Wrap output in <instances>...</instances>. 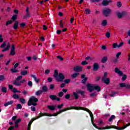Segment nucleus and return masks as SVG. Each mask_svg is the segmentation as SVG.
I'll use <instances>...</instances> for the list:
<instances>
[{"label":"nucleus","mask_w":130,"mask_h":130,"mask_svg":"<svg viewBox=\"0 0 130 130\" xmlns=\"http://www.w3.org/2000/svg\"><path fill=\"white\" fill-rule=\"evenodd\" d=\"M53 77L55 78L56 81L58 82L62 83V82H63L64 80V75H63V74L62 73H59L58 74V71L57 70L54 71Z\"/></svg>","instance_id":"obj_1"},{"label":"nucleus","mask_w":130,"mask_h":130,"mask_svg":"<svg viewBox=\"0 0 130 130\" xmlns=\"http://www.w3.org/2000/svg\"><path fill=\"white\" fill-rule=\"evenodd\" d=\"M81 110H84V111H86L89 113L90 117L91 118V123L95 128L99 130L102 129V128L98 127L97 125H96V124L94 123V115L92 113V112H91V111L89 110V109L86 108H82V109H81Z\"/></svg>","instance_id":"obj_2"},{"label":"nucleus","mask_w":130,"mask_h":130,"mask_svg":"<svg viewBox=\"0 0 130 130\" xmlns=\"http://www.w3.org/2000/svg\"><path fill=\"white\" fill-rule=\"evenodd\" d=\"M83 108H84V107L71 106L61 109L60 111L57 112L56 113L57 114V115H58V114H60V113H62V112H64V111H67V110H71L72 109H75V110H81V109H83Z\"/></svg>","instance_id":"obj_3"},{"label":"nucleus","mask_w":130,"mask_h":130,"mask_svg":"<svg viewBox=\"0 0 130 130\" xmlns=\"http://www.w3.org/2000/svg\"><path fill=\"white\" fill-rule=\"evenodd\" d=\"M36 102H38V99L35 98L34 96H32L28 101L27 105L28 106H31V105L36 106V105H37V103Z\"/></svg>","instance_id":"obj_4"},{"label":"nucleus","mask_w":130,"mask_h":130,"mask_svg":"<svg viewBox=\"0 0 130 130\" xmlns=\"http://www.w3.org/2000/svg\"><path fill=\"white\" fill-rule=\"evenodd\" d=\"M102 13L105 17H107L111 14V9L109 8L104 9Z\"/></svg>","instance_id":"obj_5"},{"label":"nucleus","mask_w":130,"mask_h":130,"mask_svg":"<svg viewBox=\"0 0 130 130\" xmlns=\"http://www.w3.org/2000/svg\"><path fill=\"white\" fill-rule=\"evenodd\" d=\"M129 125H130V122L128 123L127 124L124 125V126H123L122 127H117L116 126L113 125V128H115V129H117V130H123L125 128H126L127 126H129Z\"/></svg>","instance_id":"obj_6"},{"label":"nucleus","mask_w":130,"mask_h":130,"mask_svg":"<svg viewBox=\"0 0 130 130\" xmlns=\"http://www.w3.org/2000/svg\"><path fill=\"white\" fill-rule=\"evenodd\" d=\"M126 15H127V13H126L125 11H123L121 12V13H120L119 12H117V16L119 19H121L123 16H126Z\"/></svg>","instance_id":"obj_7"},{"label":"nucleus","mask_w":130,"mask_h":130,"mask_svg":"<svg viewBox=\"0 0 130 130\" xmlns=\"http://www.w3.org/2000/svg\"><path fill=\"white\" fill-rule=\"evenodd\" d=\"M15 49H16V48H15V44H12L11 45V48L10 50V55H15L16 54V51H15Z\"/></svg>","instance_id":"obj_8"},{"label":"nucleus","mask_w":130,"mask_h":130,"mask_svg":"<svg viewBox=\"0 0 130 130\" xmlns=\"http://www.w3.org/2000/svg\"><path fill=\"white\" fill-rule=\"evenodd\" d=\"M50 99L52 100L53 101H54L56 100V101L59 102L60 101V98H57L56 95L52 94L49 96Z\"/></svg>","instance_id":"obj_9"},{"label":"nucleus","mask_w":130,"mask_h":130,"mask_svg":"<svg viewBox=\"0 0 130 130\" xmlns=\"http://www.w3.org/2000/svg\"><path fill=\"white\" fill-rule=\"evenodd\" d=\"M112 3V0H103L102 3V6L104 7H107V6H109V3Z\"/></svg>","instance_id":"obj_10"},{"label":"nucleus","mask_w":130,"mask_h":130,"mask_svg":"<svg viewBox=\"0 0 130 130\" xmlns=\"http://www.w3.org/2000/svg\"><path fill=\"white\" fill-rule=\"evenodd\" d=\"M42 116H51V115H49V113H42L41 112L39 115L36 118V119H38V118H40Z\"/></svg>","instance_id":"obj_11"},{"label":"nucleus","mask_w":130,"mask_h":130,"mask_svg":"<svg viewBox=\"0 0 130 130\" xmlns=\"http://www.w3.org/2000/svg\"><path fill=\"white\" fill-rule=\"evenodd\" d=\"M86 87L87 88L88 91H89V92H92V91H93L94 85L90 83H88L86 85Z\"/></svg>","instance_id":"obj_12"},{"label":"nucleus","mask_w":130,"mask_h":130,"mask_svg":"<svg viewBox=\"0 0 130 130\" xmlns=\"http://www.w3.org/2000/svg\"><path fill=\"white\" fill-rule=\"evenodd\" d=\"M99 70V64L97 62L94 63L93 65V72H97Z\"/></svg>","instance_id":"obj_13"},{"label":"nucleus","mask_w":130,"mask_h":130,"mask_svg":"<svg viewBox=\"0 0 130 130\" xmlns=\"http://www.w3.org/2000/svg\"><path fill=\"white\" fill-rule=\"evenodd\" d=\"M115 72L119 75L120 77L123 76V73H122V71L119 70L118 68H115Z\"/></svg>","instance_id":"obj_14"},{"label":"nucleus","mask_w":130,"mask_h":130,"mask_svg":"<svg viewBox=\"0 0 130 130\" xmlns=\"http://www.w3.org/2000/svg\"><path fill=\"white\" fill-rule=\"evenodd\" d=\"M73 71L77 72H82L83 71V68L80 66H76L74 68Z\"/></svg>","instance_id":"obj_15"},{"label":"nucleus","mask_w":130,"mask_h":130,"mask_svg":"<svg viewBox=\"0 0 130 130\" xmlns=\"http://www.w3.org/2000/svg\"><path fill=\"white\" fill-rule=\"evenodd\" d=\"M102 82H104L106 85H109L110 83V78H102Z\"/></svg>","instance_id":"obj_16"},{"label":"nucleus","mask_w":130,"mask_h":130,"mask_svg":"<svg viewBox=\"0 0 130 130\" xmlns=\"http://www.w3.org/2000/svg\"><path fill=\"white\" fill-rule=\"evenodd\" d=\"M34 120H36V119L35 118H32L30 121L29 122L28 125H27V130H31V124L33 123V121Z\"/></svg>","instance_id":"obj_17"},{"label":"nucleus","mask_w":130,"mask_h":130,"mask_svg":"<svg viewBox=\"0 0 130 130\" xmlns=\"http://www.w3.org/2000/svg\"><path fill=\"white\" fill-rule=\"evenodd\" d=\"M26 13L25 15L23 17V19H27V18L30 17V12H29V7H26Z\"/></svg>","instance_id":"obj_18"},{"label":"nucleus","mask_w":130,"mask_h":130,"mask_svg":"<svg viewBox=\"0 0 130 130\" xmlns=\"http://www.w3.org/2000/svg\"><path fill=\"white\" fill-rule=\"evenodd\" d=\"M47 108L51 110V111H54L55 110V108H56V106L53 105H48Z\"/></svg>","instance_id":"obj_19"},{"label":"nucleus","mask_w":130,"mask_h":130,"mask_svg":"<svg viewBox=\"0 0 130 130\" xmlns=\"http://www.w3.org/2000/svg\"><path fill=\"white\" fill-rule=\"evenodd\" d=\"M97 91V92H100L101 91V87L100 86L94 85H93V91Z\"/></svg>","instance_id":"obj_20"},{"label":"nucleus","mask_w":130,"mask_h":130,"mask_svg":"<svg viewBox=\"0 0 130 130\" xmlns=\"http://www.w3.org/2000/svg\"><path fill=\"white\" fill-rule=\"evenodd\" d=\"M30 77L31 78H33V79H34V81H35L36 83H39V81H40V79L39 78H38L37 79V77H36V75H30Z\"/></svg>","instance_id":"obj_21"},{"label":"nucleus","mask_w":130,"mask_h":130,"mask_svg":"<svg viewBox=\"0 0 130 130\" xmlns=\"http://www.w3.org/2000/svg\"><path fill=\"white\" fill-rule=\"evenodd\" d=\"M14 103V101H11L9 102H7L4 104V106L7 107V106H9V105H12Z\"/></svg>","instance_id":"obj_22"},{"label":"nucleus","mask_w":130,"mask_h":130,"mask_svg":"<svg viewBox=\"0 0 130 130\" xmlns=\"http://www.w3.org/2000/svg\"><path fill=\"white\" fill-rule=\"evenodd\" d=\"M18 27H19V22L15 21V23L13 25V29H14V30H17V29H18Z\"/></svg>","instance_id":"obj_23"},{"label":"nucleus","mask_w":130,"mask_h":130,"mask_svg":"<svg viewBox=\"0 0 130 130\" xmlns=\"http://www.w3.org/2000/svg\"><path fill=\"white\" fill-rule=\"evenodd\" d=\"M42 91H43V92H44L45 93H46V92H47V91L48 90V88H47V86H46V85L43 86L42 88Z\"/></svg>","instance_id":"obj_24"},{"label":"nucleus","mask_w":130,"mask_h":130,"mask_svg":"<svg viewBox=\"0 0 130 130\" xmlns=\"http://www.w3.org/2000/svg\"><path fill=\"white\" fill-rule=\"evenodd\" d=\"M110 128H113V125H110V126H105V127H103L102 128V130L110 129Z\"/></svg>","instance_id":"obj_25"},{"label":"nucleus","mask_w":130,"mask_h":130,"mask_svg":"<svg viewBox=\"0 0 130 130\" xmlns=\"http://www.w3.org/2000/svg\"><path fill=\"white\" fill-rule=\"evenodd\" d=\"M42 93H43V91L41 90H39L36 92L35 95L36 96H40V95H41Z\"/></svg>","instance_id":"obj_26"},{"label":"nucleus","mask_w":130,"mask_h":130,"mask_svg":"<svg viewBox=\"0 0 130 130\" xmlns=\"http://www.w3.org/2000/svg\"><path fill=\"white\" fill-rule=\"evenodd\" d=\"M13 84L15 85V86H17V87H19V86H21V83L18 82L17 80H15L13 82Z\"/></svg>","instance_id":"obj_27"},{"label":"nucleus","mask_w":130,"mask_h":130,"mask_svg":"<svg viewBox=\"0 0 130 130\" xmlns=\"http://www.w3.org/2000/svg\"><path fill=\"white\" fill-rule=\"evenodd\" d=\"M107 59H108L107 56H104L103 57V58L102 59L101 62L103 63H105V62H106V61H107Z\"/></svg>","instance_id":"obj_28"},{"label":"nucleus","mask_w":130,"mask_h":130,"mask_svg":"<svg viewBox=\"0 0 130 130\" xmlns=\"http://www.w3.org/2000/svg\"><path fill=\"white\" fill-rule=\"evenodd\" d=\"M73 95L76 100H78V99H79V95L78 93H77V92H74L73 93Z\"/></svg>","instance_id":"obj_29"},{"label":"nucleus","mask_w":130,"mask_h":130,"mask_svg":"<svg viewBox=\"0 0 130 130\" xmlns=\"http://www.w3.org/2000/svg\"><path fill=\"white\" fill-rule=\"evenodd\" d=\"M20 75L21 76H26L28 75V71L27 70H24L20 73Z\"/></svg>","instance_id":"obj_30"},{"label":"nucleus","mask_w":130,"mask_h":130,"mask_svg":"<svg viewBox=\"0 0 130 130\" xmlns=\"http://www.w3.org/2000/svg\"><path fill=\"white\" fill-rule=\"evenodd\" d=\"M85 14H86V15H89L90 14H91V10H90L89 9L86 8L85 10Z\"/></svg>","instance_id":"obj_31"},{"label":"nucleus","mask_w":130,"mask_h":130,"mask_svg":"<svg viewBox=\"0 0 130 130\" xmlns=\"http://www.w3.org/2000/svg\"><path fill=\"white\" fill-rule=\"evenodd\" d=\"M12 98H14V99L17 100V99H19L20 98V96H19V95L17 94H13L12 95Z\"/></svg>","instance_id":"obj_32"},{"label":"nucleus","mask_w":130,"mask_h":130,"mask_svg":"<svg viewBox=\"0 0 130 130\" xmlns=\"http://www.w3.org/2000/svg\"><path fill=\"white\" fill-rule=\"evenodd\" d=\"M1 91L3 93H7V91H8V89H7V87H2L1 89Z\"/></svg>","instance_id":"obj_33"},{"label":"nucleus","mask_w":130,"mask_h":130,"mask_svg":"<svg viewBox=\"0 0 130 130\" xmlns=\"http://www.w3.org/2000/svg\"><path fill=\"white\" fill-rule=\"evenodd\" d=\"M18 18V15H14L12 17H11V20L12 21H16L17 20V18Z\"/></svg>","instance_id":"obj_34"},{"label":"nucleus","mask_w":130,"mask_h":130,"mask_svg":"<svg viewBox=\"0 0 130 130\" xmlns=\"http://www.w3.org/2000/svg\"><path fill=\"white\" fill-rule=\"evenodd\" d=\"M106 25H107V20H104L102 21V26H106Z\"/></svg>","instance_id":"obj_35"},{"label":"nucleus","mask_w":130,"mask_h":130,"mask_svg":"<svg viewBox=\"0 0 130 130\" xmlns=\"http://www.w3.org/2000/svg\"><path fill=\"white\" fill-rule=\"evenodd\" d=\"M114 118H115V116L114 115H113L110 117L108 120L109 121L111 122L112 121V120H113V119H114Z\"/></svg>","instance_id":"obj_36"},{"label":"nucleus","mask_w":130,"mask_h":130,"mask_svg":"<svg viewBox=\"0 0 130 130\" xmlns=\"http://www.w3.org/2000/svg\"><path fill=\"white\" fill-rule=\"evenodd\" d=\"M87 80H88V78L87 77L84 78L83 79L81 80V83H82V84H86V82H87Z\"/></svg>","instance_id":"obj_37"},{"label":"nucleus","mask_w":130,"mask_h":130,"mask_svg":"<svg viewBox=\"0 0 130 130\" xmlns=\"http://www.w3.org/2000/svg\"><path fill=\"white\" fill-rule=\"evenodd\" d=\"M64 84H70V83H71V79H65L64 80Z\"/></svg>","instance_id":"obj_38"},{"label":"nucleus","mask_w":130,"mask_h":130,"mask_svg":"<svg viewBox=\"0 0 130 130\" xmlns=\"http://www.w3.org/2000/svg\"><path fill=\"white\" fill-rule=\"evenodd\" d=\"M116 94H117V92H112V94H108V95H109V96H110L111 97H114V96H115V95H116Z\"/></svg>","instance_id":"obj_39"},{"label":"nucleus","mask_w":130,"mask_h":130,"mask_svg":"<svg viewBox=\"0 0 130 130\" xmlns=\"http://www.w3.org/2000/svg\"><path fill=\"white\" fill-rule=\"evenodd\" d=\"M6 45H7V43H6V42H4L0 46V48H5V47H6Z\"/></svg>","instance_id":"obj_40"},{"label":"nucleus","mask_w":130,"mask_h":130,"mask_svg":"<svg viewBox=\"0 0 130 130\" xmlns=\"http://www.w3.org/2000/svg\"><path fill=\"white\" fill-rule=\"evenodd\" d=\"M89 95L91 98L96 97V96H97V93L96 92H93V93H90Z\"/></svg>","instance_id":"obj_41"},{"label":"nucleus","mask_w":130,"mask_h":130,"mask_svg":"<svg viewBox=\"0 0 130 130\" xmlns=\"http://www.w3.org/2000/svg\"><path fill=\"white\" fill-rule=\"evenodd\" d=\"M79 76V73H74L72 75V77L73 79H76Z\"/></svg>","instance_id":"obj_42"},{"label":"nucleus","mask_w":130,"mask_h":130,"mask_svg":"<svg viewBox=\"0 0 130 130\" xmlns=\"http://www.w3.org/2000/svg\"><path fill=\"white\" fill-rule=\"evenodd\" d=\"M11 73H19V70H15V69H11L10 70Z\"/></svg>","instance_id":"obj_43"},{"label":"nucleus","mask_w":130,"mask_h":130,"mask_svg":"<svg viewBox=\"0 0 130 130\" xmlns=\"http://www.w3.org/2000/svg\"><path fill=\"white\" fill-rule=\"evenodd\" d=\"M20 101L22 104H25L26 103V100L24 99H20Z\"/></svg>","instance_id":"obj_44"},{"label":"nucleus","mask_w":130,"mask_h":130,"mask_svg":"<svg viewBox=\"0 0 130 130\" xmlns=\"http://www.w3.org/2000/svg\"><path fill=\"white\" fill-rule=\"evenodd\" d=\"M71 97L70 94H67L65 95L64 98L65 99H67V100H69L70 99V98Z\"/></svg>","instance_id":"obj_45"},{"label":"nucleus","mask_w":130,"mask_h":130,"mask_svg":"<svg viewBox=\"0 0 130 130\" xmlns=\"http://www.w3.org/2000/svg\"><path fill=\"white\" fill-rule=\"evenodd\" d=\"M89 63L87 62L86 60L83 61L81 62L82 66H86V64H88Z\"/></svg>","instance_id":"obj_46"},{"label":"nucleus","mask_w":130,"mask_h":130,"mask_svg":"<svg viewBox=\"0 0 130 130\" xmlns=\"http://www.w3.org/2000/svg\"><path fill=\"white\" fill-rule=\"evenodd\" d=\"M12 23H13V21H12V20L8 21L6 23V25L8 26L9 25H11V24H12Z\"/></svg>","instance_id":"obj_47"},{"label":"nucleus","mask_w":130,"mask_h":130,"mask_svg":"<svg viewBox=\"0 0 130 130\" xmlns=\"http://www.w3.org/2000/svg\"><path fill=\"white\" fill-rule=\"evenodd\" d=\"M119 86L121 88H124V87H125V83H121L119 84Z\"/></svg>","instance_id":"obj_48"},{"label":"nucleus","mask_w":130,"mask_h":130,"mask_svg":"<svg viewBox=\"0 0 130 130\" xmlns=\"http://www.w3.org/2000/svg\"><path fill=\"white\" fill-rule=\"evenodd\" d=\"M58 95L59 97H62V96H63V95H64L63 92H62V91L59 92Z\"/></svg>","instance_id":"obj_49"},{"label":"nucleus","mask_w":130,"mask_h":130,"mask_svg":"<svg viewBox=\"0 0 130 130\" xmlns=\"http://www.w3.org/2000/svg\"><path fill=\"white\" fill-rule=\"evenodd\" d=\"M56 57L58 58V59H59V60H61V61H62L63 60V58L61 57V56H57Z\"/></svg>","instance_id":"obj_50"},{"label":"nucleus","mask_w":130,"mask_h":130,"mask_svg":"<svg viewBox=\"0 0 130 130\" xmlns=\"http://www.w3.org/2000/svg\"><path fill=\"white\" fill-rule=\"evenodd\" d=\"M126 78H127V76H126V75H123L122 77V81L126 80Z\"/></svg>","instance_id":"obj_51"},{"label":"nucleus","mask_w":130,"mask_h":130,"mask_svg":"<svg viewBox=\"0 0 130 130\" xmlns=\"http://www.w3.org/2000/svg\"><path fill=\"white\" fill-rule=\"evenodd\" d=\"M17 109H22V105L18 104L17 105Z\"/></svg>","instance_id":"obj_52"},{"label":"nucleus","mask_w":130,"mask_h":130,"mask_svg":"<svg viewBox=\"0 0 130 130\" xmlns=\"http://www.w3.org/2000/svg\"><path fill=\"white\" fill-rule=\"evenodd\" d=\"M27 85L29 87H32V86H33V83H32V81H29L28 82Z\"/></svg>","instance_id":"obj_53"},{"label":"nucleus","mask_w":130,"mask_h":130,"mask_svg":"<svg viewBox=\"0 0 130 130\" xmlns=\"http://www.w3.org/2000/svg\"><path fill=\"white\" fill-rule=\"evenodd\" d=\"M22 78H23V76H19L17 77L16 79L15 80V81H20L21 80V79H22Z\"/></svg>","instance_id":"obj_54"},{"label":"nucleus","mask_w":130,"mask_h":130,"mask_svg":"<svg viewBox=\"0 0 130 130\" xmlns=\"http://www.w3.org/2000/svg\"><path fill=\"white\" fill-rule=\"evenodd\" d=\"M116 47L118 48V45L117 43H114L113 44V48H116Z\"/></svg>","instance_id":"obj_55"},{"label":"nucleus","mask_w":130,"mask_h":130,"mask_svg":"<svg viewBox=\"0 0 130 130\" xmlns=\"http://www.w3.org/2000/svg\"><path fill=\"white\" fill-rule=\"evenodd\" d=\"M121 6H122L121 2H118L117 3V6L118 7V8H120Z\"/></svg>","instance_id":"obj_56"},{"label":"nucleus","mask_w":130,"mask_h":130,"mask_svg":"<svg viewBox=\"0 0 130 130\" xmlns=\"http://www.w3.org/2000/svg\"><path fill=\"white\" fill-rule=\"evenodd\" d=\"M50 73V70L47 69L45 71V75H49V74Z\"/></svg>","instance_id":"obj_57"},{"label":"nucleus","mask_w":130,"mask_h":130,"mask_svg":"<svg viewBox=\"0 0 130 130\" xmlns=\"http://www.w3.org/2000/svg\"><path fill=\"white\" fill-rule=\"evenodd\" d=\"M22 121V119L19 118V119H17L16 121L15 122V123H19V122H21V121Z\"/></svg>","instance_id":"obj_58"},{"label":"nucleus","mask_w":130,"mask_h":130,"mask_svg":"<svg viewBox=\"0 0 130 130\" xmlns=\"http://www.w3.org/2000/svg\"><path fill=\"white\" fill-rule=\"evenodd\" d=\"M106 37L107 38H109L110 37V33L109 32H107L106 33Z\"/></svg>","instance_id":"obj_59"},{"label":"nucleus","mask_w":130,"mask_h":130,"mask_svg":"<svg viewBox=\"0 0 130 130\" xmlns=\"http://www.w3.org/2000/svg\"><path fill=\"white\" fill-rule=\"evenodd\" d=\"M20 27L21 28H24L26 26V23H22L20 24Z\"/></svg>","instance_id":"obj_60"},{"label":"nucleus","mask_w":130,"mask_h":130,"mask_svg":"<svg viewBox=\"0 0 130 130\" xmlns=\"http://www.w3.org/2000/svg\"><path fill=\"white\" fill-rule=\"evenodd\" d=\"M5 80V76L4 75H0V81H4Z\"/></svg>","instance_id":"obj_61"},{"label":"nucleus","mask_w":130,"mask_h":130,"mask_svg":"<svg viewBox=\"0 0 130 130\" xmlns=\"http://www.w3.org/2000/svg\"><path fill=\"white\" fill-rule=\"evenodd\" d=\"M53 89H54V84H50V90H53Z\"/></svg>","instance_id":"obj_62"},{"label":"nucleus","mask_w":130,"mask_h":130,"mask_svg":"<svg viewBox=\"0 0 130 130\" xmlns=\"http://www.w3.org/2000/svg\"><path fill=\"white\" fill-rule=\"evenodd\" d=\"M125 87L126 88V89H130V85L129 84H126Z\"/></svg>","instance_id":"obj_63"},{"label":"nucleus","mask_w":130,"mask_h":130,"mask_svg":"<svg viewBox=\"0 0 130 130\" xmlns=\"http://www.w3.org/2000/svg\"><path fill=\"white\" fill-rule=\"evenodd\" d=\"M15 128V126H11L9 127L8 130H13Z\"/></svg>","instance_id":"obj_64"}]
</instances>
